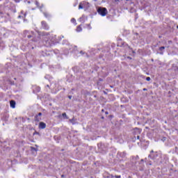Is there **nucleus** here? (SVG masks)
Returning <instances> with one entry per match:
<instances>
[{
  "label": "nucleus",
  "instance_id": "9d476101",
  "mask_svg": "<svg viewBox=\"0 0 178 178\" xmlns=\"http://www.w3.org/2000/svg\"><path fill=\"white\" fill-rule=\"evenodd\" d=\"M146 80H147V81H151V78L149 76H147L146 78Z\"/></svg>",
  "mask_w": 178,
  "mask_h": 178
},
{
  "label": "nucleus",
  "instance_id": "0eeeda50",
  "mask_svg": "<svg viewBox=\"0 0 178 178\" xmlns=\"http://www.w3.org/2000/svg\"><path fill=\"white\" fill-rule=\"evenodd\" d=\"M62 115L63 116V118H65V119H67V115H66V113H63Z\"/></svg>",
  "mask_w": 178,
  "mask_h": 178
},
{
  "label": "nucleus",
  "instance_id": "6e6552de",
  "mask_svg": "<svg viewBox=\"0 0 178 178\" xmlns=\"http://www.w3.org/2000/svg\"><path fill=\"white\" fill-rule=\"evenodd\" d=\"M72 23H76V19L74 18H72L71 19Z\"/></svg>",
  "mask_w": 178,
  "mask_h": 178
},
{
  "label": "nucleus",
  "instance_id": "a211bd4d",
  "mask_svg": "<svg viewBox=\"0 0 178 178\" xmlns=\"http://www.w3.org/2000/svg\"><path fill=\"white\" fill-rule=\"evenodd\" d=\"M151 152H154V150H152Z\"/></svg>",
  "mask_w": 178,
  "mask_h": 178
},
{
  "label": "nucleus",
  "instance_id": "6ab92c4d",
  "mask_svg": "<svg viewBox=\"0 0 178 178\" xmlns=\"http://www.w3.org/2000/svg\"><path fill=\"white\" fill-rule=\"evenodd\" d=\"M138 138H140V136H138Z\"/></svg>",
  "mask_w": 178,
  "mask_h": 178
},
{
  "label": "nucleus",
  "instance_id": "412c9836",
  "mask_svg": "<svg viewBox=\"0 0 178 178\" xmlns=\"http://www.w3.org/2000/svg\"><path fill=\"white\" fill-rule=\"evenodd\" d=\"M177 28L178 29V26H177Z\"/></svg>",
  "mask_w": 178,
  "mask_h": 178
},
{
  "label": "nucleus",
  "instance_id": "7ed1b4c3",
  "mask_svg": "<svg viewBox=\"0 0 178 178\" xmlns=\"http://www.w3.org/2000/svg\"><path fill=\"white\" fill-rule=\"evenodd\" d=\"M10 105L11 108H15V105H16V102L13 100H11L10 102Z\"/></svg>",
  "mask_w": 178,
  "mask_h": 178
},
{
  "label": "nucleus",
  "instance_id": "f257e3e1",
  "mask_svg": "<svg viewBox=\"0 0 178 178\" xmlns=\"http://www.w3.org/2000/svg\"><path fill=\"white\" fill-rule=\"evenodd\" d=\"M97 12L99 15H101V16H106L108 14V10H106V8H99L97 10Z\"/></svg>",
  "mask_w": 178,
  "mask_h": 178
},
{
  "label": "nucleus",
  "instance_id": "f03ea898",
  "mask_svg": "<svg viewBox=\"0 0 178 178\" xmlns=\"http://www.w3.org/2000/svg\"><path fill=\"white\" fill-rule=\"evenodd\" d=\"M45 127H47V124L43 122H40L39 124V129H45Z\"/></svg>",
  "mask_w": 178,
  "mask_h": 178
},
{
  "label": "nucleus",
  "instance_id": "f3484780",
  "mask_svg": "<svg viewBox=\"0 0 178 178\" xmlns=\"http://www.w3.org/2000/svg\"><path fill=\"white\" fill-rule=\"evenodd\" d=\"M36 5H38V1H36Z\"/></svg>",
  "mask_w": 178,
  "mask_h": 178
},
{
  "label": "nucleus",
  "instance_id": "4468645a",
  "mask_svg": "<svg viewBox=\"0 0 178 178\" xmlns=\"http://www.w3.org/2000/svg\"><path fill=\"white\" fill-rule=\"evenodd\" d=\"M28 38H31V35H28Z\"/></svg>",
  "mask_w": 178,
  "mask_h": 178
},
{
  "label": "nucleus",
  "instance_id": "ddd939ff",
  "mask_svg": "<svg viewBox=\"0 0 178 178\" xmlns=\"http://www.w3.org/2000/svg\"><path fill=\"white\" fill-rule=\"evenodd\" d=\"M115 178H120V176H115Z\"/></svg>",
  "mask_w": 178,
  "mask_h": 178
},
{
  "label": "nucleus",
  "instance_id": "1a4fd4ad",
  "mask_svg": "<svg viewBox=\"0 0 178 178\" xmlns=\"http://www.w3.org/2000/svg\"><path fill=\"white\" fill-rule=\"evenodd\" d=\"M163 49H165V47H161L159 48V51H163Z\"/></svg>",
  "mask_w": 178,
  "mask_h": 178
},
{
  "label": "nucleus",
  "instance_id": "aec40b11",
  "mask_svg": "<svg viewBox=\"0 0 178 178\" xmlns=\"http://www.w3.org/2000/svg\"><path fill=\"white\" fill-rule=\"evenodd\" d=\"M34 134H35V133H33V136H34Z\"/></svg>",
  "mask_w": 178,
  "mask_h": 178
},
{
  "label": "nucleus",
  "instance_id": "9b49d317",
  "mask_svg": "<svg viewBox=\"0 0 178 178\" xmlns=\"http://www.w3.org/2000/svg\"><path fill=\"white\" fill-rule=\"evenodd\" d=\"M69 99H72V96H68Z\"/></svg>",
  "mask_w": 178,
  "mask_h": 178
},
{
  "label": "nucleus",
  "instance_id": "f8f14e48",
  "mask_svg": "<svg viewBox=\"0 0 178 178\" xmlns=\"http://www.w3.org/2000/svg\"><path fill=\"white\" fill-rule=\"evenodd\" d=\"M41 115H42V113H38V116H41Z\"/></svg>",
  "mask_w": 178,
  "mask_h": 178
},
{
  "label": "nucleus",
  "instance_id": "dca6fc26",
  "mask_svg": "<svg viewBox=\"0 0 178 178\" xmlns=\"http://www.w3.org/2000/svg\"><path fill=\"white\" fill-rule=\"evenodd\" d=\"M44 16H46V17H48V15H47V13H44Z\"/></svg>",
  "mask_w": 178,
  "mask_h": 178
},
{
  "label": "nucleus",
  "instance_id": "2eb2a0df",
  "mask_svg": "<svg viewBox=\"0 0 178 178\" xmlns=\"http://www.w3.org/2000/svg\"><path fill=\"white\" fill-rule=\"evenodd\" d=\"M143 91H147V88H143Z\"/></svg>",
  "mask_w": 178,
  "mask_h": 178
},
{
  "label": "nucleus",
  "instance_id": "20e7f679",
  "mask_svg": "<svg viewBox=\"0 0 178 178\" xmlns=\"http://www.w3.org/2000/svg\"><path fill=\"white\" fill-rule=\"evenodd\" d=\"M79 9H84V3H79Z\"/></svg>",
  "mask_w": 178,
  "mask_h": 178
},
{
  "label": "nucleus",
  "instance_id": "39448f33",
  "mask_svg": "<svg viewBox=\"0 0 178 178\" xmlns=\"http://www.w3.org/2000/svg\"><path fill=\"white\" fill-rule=\"evenodd\" d=\"M42 24L43 27H44V29H48V25H47V23L42 22Z\"/></svg>",
  "mask_w": 178,
  "mask_h": 178
},
{
  "label": "nucleus",
  "instance_id": "423d86ee",
  "mask_svg": "<svg viewBox=\"0 0 178 178\" xmlns=\"http://www.w3.org/2000/svg\"><path fill=\"white\" fill-rule=\"evenodd\" d=\"M76 31H78V32L81 31V26H78V27L76 28Z\"/></svg>",
  "mask_w": 178,
  "mask_h": 178
}]
</instances>
